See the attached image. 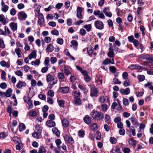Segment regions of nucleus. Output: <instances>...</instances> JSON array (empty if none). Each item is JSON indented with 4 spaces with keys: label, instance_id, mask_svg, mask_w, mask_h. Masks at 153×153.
I'll return each instance as SVG.
<instances>
[{
    "label": "nucleus",
    "instance_id": "1",
    "mask_svg": "<svg viewBox=\"0 0 153 153\" xmlns=\"http://www.w3.org/2000/svg\"><path fill=\"white\" fill-rule=\"evenodd\" d=\"M46 80L48 83H49L48 88L51 89L53 86L56 84L58 82L57 77L54 75H52L50 74L46 76Z\"/></svg>",
    "mask_w": 153,
    "mask_h": 153
},
{
    "label": "nucleus",
    "instance_id": "2",
    "mask_svg": "<svg viewBox=\"0 0 153 153\" xmlns=\"http://www.w3.org/2000/svg\"><path fill=\"white\" fill-rule=\"evenodd\" d=\"M91 115L92 118L97 121H100L102 120L104 118L103 114L101 112L93 110L91 113Z\"/></svg>",
    "mask_w": 153,
    "mask_h": 153
},
{
    "label": "nucleus",
    "instance_id": "3",
    "mask_svg": "<svg viewBox=\"0 0 153 153\" xmlns=\"http://www.w3.org/2000/svg\"><path fill=\"white\" fill-rule=\"evenodd\" d=\"M90 90V95L91 97H97L98 96L99 91L94 85H92L91 86Z\"/></svg>",
    "mask_w": 153,
    "mask_h": 153
},
{
    "label": "nucleus",
    "instance_id": "4",
    "mask_svg": "<svg viewBox=\"0 0 153 153\" xmlns=\"http://www.w3.org/2000/svg\"><path fill=\"white\" fill-rule=\"evenodd\" d=\"M134 45L137 48L140 49H141V53H142L143 52L144 49V47L143 45L141 43H139L137 40H134Z\"/></svg>",
    "mask_w": 153,
    "mask_h": 153
},
{
    "label": "nucleus",
    "instance_id": "5",
    "mask_svg": "<svg viewBox=\"0 0 153 153\" xmlns=\"http://www.w3.org/2000/svg\"><path fill=\"white\" fill-rule=\"evenodd\" d=\"M64 138L65 141L67 142L70 144H73L74 143V140L70 135L65 134L64 136Z\"/></svg>",
    "mask_w": 153,
    "mask_h": 153
},
{
    "label": "nucleus",
    "instance_id": "6",
    "mask_svg": "<svg viewBox=\"0 0 153 153\" xmlns=\"http://www.w3.org/2000/svg\"><path fill=\"white\" fill-rule=\"evenodd\" d=\"M17 15L18 19L21 21L25 20L27 17V14L23 11L19 12Z\"/></svg>",
    "mask_w": 153,
    "mask_h": 153
},
{
    "label": "nucleus",
    "instance_id": "7",
    "mask_svg": "<svg viewBox=\"0 0 153 153\" xmlns=\"http://www.w3.org/2000/svg\"><path fill=\"white\" fill-rule=\"evenodd\" d=\"M94 25L99 30H102L104 28V25L102 22L100 20L96 21L94 22Z\"/></svg>",
    "mask_w": 153,
    "mask_h": 153
},
{
    "label": "nucleus",
    "instance_id": "8",
    "mask_svg": "<svg viewBox=\"0 0 153 153\" xmlns=\"http://www.w3.org/2000/svg\"><path fill=\"white\" fill-rule=\"evenodd\" d=\"M37 16L38 18V23L40 25H41L44 23L45 20L44 16L42 13H38Z\"/></svg>",
    "mask_w": 153,
    "mask_h": 153
},
{
    "label": "nucleus",
    "instance_id": "9",
    "mask_svg": "<svg viewBox=\"0 0 153 153\" xmlns=\"http://www.w3.org/2000/svg\"><path fill=\"white\" fill-rule=\"evenodd\" d=\"M93 14L95 16H98L100 18L105 19V17L103 13L100 10H95L94 11Z\"/></svg>",
    "mask_w": 153,
    "mask_h": 153
},
{
    "label": "nucleus",
    "instance_id": "10",
    "mask_svg": "<svg viewBox=\"0 0 153 153\" xmlns=\"http://www.w3.org/2000/svg\"><path fill=\"white\" fill-rule=\"evenodd\" d=\"M83 10V8L81 7H77L76 16L79 19H81L82 18V16L81 14Z\"/></svg>",
    "mask_w": 153,
    "mask_h": 153
},
{
    "label": "nucleus",
    "instance_id": "11",
    "mask_svg": "<svg viewBox=\"0 0 153 153\" xmlns=\"http://www.w3.org/2000/svg\"><path fill=\"white\" fill-rule=\"evenodd\" d=\"M1 10L3 12L5 13L8 11L9 8V6L6 5L2 0L1 1Z\"/></svg>",
    "mask_w": 153,
    "mask_h": 153
},
{
    "label": "nucleus",
    "instance_id": "12",
    "mask_svg": "<svg viewBox=\"0 0 153 153\" xmlns=\"http://www.w3.org/2000/svg\"><path fill=\"white\" fill-rule=\"evenodd\" d=\"M106 100H107L106 102L108 103L109 105L110 104V100L109 98L108 97H107L106 99L104 96H101L99 98V101L101 103H103Z\"/></svg>",
    "mask_w": 153,
    "mask_h": 153
},
{
    "label": "nucleus",
    "instance_id": "13",
    "mask_svg": "<svg viewBox=\"0 0 153 153\" xmlns=\"http://www.w3.org/2000/svg\"><path fill=\"white\" fill-rule=\"evenodd\" d=\"M77 85L78 88H79L82 91L84 94H87L88 92V90L86 88L85 85L80 84L79 83H78Z\"/></svg>",
    "mask_w": 153,
    "mask_h": 153
},
{
    "label": "nucleus",
    "instance_id": "14",
    "mask_svg": "<svg viewBox=\"0 0 153 153\" xmlns=\"http://www.w3.org/2000/svg\"><path fill=\"white\" fill-rule=\"evenodd\" d=\"M71 45L70 46L75 51H76L77 49L78 44V42L76 40H73L71 42Z\"/></svg>",
    "mask_w": 153,
    "mask_h": 153
},
{
    "label": "nucleus",
    "instance_id": "15",
    "mask_svg": "<svg viewBox=\"0 0 153 153\" xmlns=\"http://www.w3.org/2000/svg\"><path fill=\"white\" fill-rule=\"evenodd\" d=\"M84 122L86 124L89 125L91 123V117L88 115H86L83 118Z\"/></svg>",
    "mask_w": 153,
    "mask_h": 153
},
{
    "label": "nucleus",
    "instance_id": "16",
    "mask_svg": "<svg viewBox=\"0 0 153 153\" xmlns=\"http://www.w3.org/2000/svg\"><path fill=\"white\" fill-rule=\"evenodd\" d=\"M69 90L70 88L68 86L60 87L59 88L60 91L63 94H65L68 93Z\"/></svg>",
    "mask_w": 153,
    "mask_h": 153
},
{
    "label": "nucleus",
    "instance_id": "17",
    "mask_svg": "<svg viewBox=\"0 0 153 153\" xmlns=\"http://www.w3.org/2000/svg\"><path fill=\"white\" fill-rule=\"evenodd\" d=\"M46 125L49 127H52L55 126L56 123L55 122L51 120H49L47 121Z\"/></svg>",
    "mask_w": 153,
    "mask_h": 153
},
{
    "label": "nucleus",
    "instance_id": "18",
    "mask_svg": "<svg viewBox=\"0 0 153 153\" xmlns=\"http://www.w3.org/2000/svg\"><path fill=\"white\" fill-rule=\"evenodd\" d=\"M71 94L74 99L79 97L81 95V93L79 90L73 91L72 92Z\"/></svg>",
    "mask_w": 153,
    "mask_h": 153
},
{
    "label": "nucleus",
    "instance_id": "19",
    "mask_svg": "<svg viewBox=\"0 0 153 153\" xmlns=\"http://www.w3.org/2000/svg\"><path fill=\"white\" fill-rule=\"evenodd\" d=\"M9 25L13 31H15L17 30V24L16 23L13 22L10 23Z\"/></svg>",
    "mask_w": 153,
    "mask_h": 153
},
{
    "label": "nucleus",
    "instance_id": "20",
    "mask_svg": "<svg viewBox=\"0 0 153 153\" xmlns=\"http://www.w3.org/2000/svg\"><path fill=\"white\" fill-rule=\"evenodd\" d=\"M64 73L66 75L68 76L71 74V72L70 71V68L67 65H64Z\"/></svg>",
    "mask_w": 153,
    "mask_h": 153
},
{
    "label": "nucleus",
    "instance_id": "21",
    "mask_svg": "<svg viewBox=\"0 0 153 153\" xmlns=\"http://www.w3.org/2000/svg\"><path fill=\"white\" fill-rule=\"evenodd\" d=\"M88 72L86 71H84L83 72V74H82L84 76V79L85 81L87 82H88L91 80V78L90 76L88 74Z\"/></svg>",
    "mask_w": 153,
    "mask_h": 153
},
{
    "label": "nucleus",
    "instance_id": "22",
    "mask_svg": "<svg viewBox=\"0 0 153 153\" xmlns=\"http://www.w3.org/2000/svg\"><path fill=\"white\" fill-rule=\"evenodd\" d=\"M129 119L131 120L132 124L134 126H139V123L138 122L137 119L135 118L132 117L129 118Z\"/></svg>",
    "mask_w": 153,
    "mask_h": 153
},
{
    "label": "nucleus",
    "instance_id": "23",
    "mask_svg": "<svg viewBox=\"0 0 153 153\" xmlns=\"http://www.w3.org/2000/svg\"><path fill=\"white\" fill-rule=\"evenodd\" d=\"M0 22L2 23L3 25H4L7 24V20L4 16L2 14L0 15Z\"/></svg>",
    "mask_w": 153,
    "mask_h": 153
},
{
    "label": "nucleus",
    "instance_id": "24",
    "mask_svg": "<svg viewBox=\"0 0 153 153\" xmlns=\"http://www.w3.org/2000/svg\"><path fill=\"white\" fill-rule=\"evenodd\" d=\"M54 47L51 44H50L47 45L46 49L47 52H51L54 50Z\"/></svg>",
    "mask_w": 153,
    "mask_h": 153
},
{
    "label": "nucleus",
    "instance_id": "25",
    "mask_svg": "<svg viewBox=\"0 0 153 153\" xmlns=\"http://www.w3.org/2000/svg\"><path fill=\"white\" fill-rule=\"evenodd\" d=\"M36 57V50L33 51L28 55V57L30 60L32 58H35Z\"/></svg>",
    "mask_w": 153,
    "mask_h": 153
},
{
    "label": "nucleus",
    "instance_id": "26",
    "mask_svg": "<svg viewBox=\"0 0 153 153\" xmlns=\"http://www.w3.org/2000/svg\"><path fill=\"white\" fill-rule=\"evenodd\" d=\"M4 36H6L7 35L11 34V32L7 26H4Z\"/></svg>",
    "mask_w": 153,
    "mask_h": 153
},
{
    "label": "nucleus",
    "instance_id": "27",
    "mask_svg": "<svg viewBox=\"0 0 153 153\" xmlns=\"http://www.w3.org/2000/svg\"><path fill=\"white\" fill-rule=\"evenodd\" d=\"M26 86V83L24 82L20 81L17 84L16 87L18 88H20L22 86Z\"/></svg>",
    "mask_w": 153,
    "mask_h": 153
},
{
    "label": "nucleus",
    "instance_id": "28",
    "mask_svg": "<svg viewBox=\"0 0 153 153\" xmlns=\"http://www.w3.org/2000/svg\"><path fill=\"white\" fill-rule=\"evenodd\" d=\"M62 123L63 126L65 127H67L69 125V121L66 118L63 119Z\"/></svg>",
    "mask_w": 153,
    "mask_h": 153
},
{
    "label": "nucleus",
    "instance_id": "29",
    "mask_svg": "<svg viewBox=\"0 0 153 153\" xmlns=\"http://www.w3.org/2000/svg\"><path fill=\"white\" fill-rule=\"evenodd\" d=\"M74 101L75 104L77 105H81L82 103L81 100L79 97L74 99Z\"/></svg>",
    "mask_w": 153,
    "mask_h": 153
},
{
    "label": "nucleus",
    "instance_id": "30",
    "mask_svg": "<svg viewBox=\"0 0 153 153\" xmlns=\"http://www.w3.org/2000/svg\"><path fill=\"white\" fill-rule=\"evenodd\" d=\"M52 131L53 133L55 134L58 137H59L60 135V132L58 130L57 128L54 127L52 129Z\"/></svg>",
    "mask_w": 153,
    "mask_h": 153
},
{
    "label": "nucleus",
    "instance_id": "31",
    "mask_svg": "<svg viewBox=\"0 0 153 153\" xmlns=\"http://www.w3.org/2000/svg\"><path fill=\"white\" fill-rule=\"evenodd\" d=\"M0 64L2 67H6L7 68H9L10 67V63L8 62H6L5 61H1Z\"/></svg>",
    "mask_w": 153,
    "mask_h": 153
},
{
    "label": "nucleus",
    "instance_id": "32",
    "mask_svg": "<svg viewBox=\"0 0 153 153\" xmlns=\"http://www.w3.org/2000/svg\"><path fill=\"white\" fill-rule=\"evenodd\" d=\"M149 54H143L139 55L138 56L139 58L148 60Z\"/></svg>",
    "mask_w": 153,
    "mask_h": 153
},
{
    "label": "nucleus",
    "instance_id": "33",
    "mask_svg": "<svg viewBox=\"0 0 153 153\" xmlns=\"http://www.w3.org/2000/svg\"><path fill=\"white\" fill-rule=\"evenodd\" d=\"M101 109L102 111L105 112L108 109V105L106 104H102L101 105Z\"/></svg>",
    "mask_w": 153,
    "mask_h": 153
},
{
    "label": "nucleus",
    "instance_id": "34",
    "mask_svg": "<svg viewBox=\"0 0 153 153\" xmlns=\"http://www.w3.org/2000/svg\"><path fill=\"white\" fill-rule=\"evenodd\" d=\"M12 92V90L10 88H8L6 91V97H10L11 96V94Z\"/></svg>",
    "mask_w": 153,
    "mask_h": 153
},
{
    "label": "nucleus",
    "instance_id": "35",
    "mask_svg": "<svg viewBox=\"0 0 153 153\" xmlns=\"http://www.w3.org/2000/svg\"><path fill=\"white\" fill-rule=\"evenodd\" d=\"M34 7H36V10L38 14L40 13L41 6L39 4L36 3L34 5Z\"/></svg>",
    "mask_w": 153,
    "mask_h": 153
},
{
    "label": "nucleus",
    "instance_id": "36",
    "mask_svg": "<svg viewBox=\"0 0 153 153\" xmlns=\"http://www.w3.org/2000/svg\"><path fill=\"white\" fill-rule=\"evenodd\" d=\"M40 133L35 131L33 133L32 135L33 137L38 139L39 137L40 136Z\"/></svg>",
    "mask_w": 153,
    "mask_h": 153
},
{
    "label": "nucleus",
    "instance_id": "37",
    "mask_svg": "<svg viewBox=\"0 0 153 153\" xmlns=\"http://www.w3.org/2000/svg\"><path fill=\"white\" fill-rule=\"evenodd\" d=\"M46 150L44 146H41L39 149V151L38 153H46Z\"/></svg>",
    "mask_w": 153,
    "mask_h": 153
},
{
    "label": "nucleus",
    "instance_id": "38",
    "mask_svg": "<svg viewBox=\"0 0 153 153\" xmlns=\"http://www.w3.org/2000/svg\"><path fill=\"white\" fill-rule=\"evenodd\" d=\"M15 51L18 57L20 58L22 57V55L20 53L21 52V49L20 48H16L15 50Z\"/></svg>",
    "mask_w": 153,
    "mask_h": 153
},
{
    "label": "nucleus",
    "instance_id": "39",
    "mask_svg": "<svg viewBox=\"0 0 153 153\" xmlns=\"http://www.w3.org/2000/svg\"><path fill=\"white\" fill-rule=\"evenodd\" d=\"M111 62V60L108 59H106L103 62L102 64L105 65H109Z\"/></svg>",
    "mask_w": 153,
    "mask_h": 153
},
{
    "label": "nucleus",
    "instance_id": "40",
    "mask_svg": "<svg viewBox=\"0 0 153 153\" xmlns=\"http://www.w3.org/2000/svg\"><path fill=\"white\" fill-rule=\"evenodd\" d=\"M57 77L60 79H63L65 77L64 74L62 72H59L57 74Z\"/></svg>",
    "mask_w": 153,
    "mask_h": 153
},
{
    "label": "nucleus",
    "instance_id": "41",
    "mask_svg": "<svg viewBox=\"0 0 153 153\" xmlns=\"http://www.w3.org/2000/svg\"><path fill=\"white\" fill-rule=\"evenodd\" d=\"M55 143L57 146L58 148L60 149L61 148L60 144L61 143V141L59 139H57L55 140Z\"/></svg>",
    "mask_w": 153,
    "mask_h": 153
},
{
    "label": "nucleus",
    "instance_id": "42",
    "mask_svg": "<svg viewBox=\"0 0 153 153\" xmlns=\"http://www.w3.org/2000/svg\"><path fill=\"white\" fill-rule=\"evenodd\" d=\"M29 114L30 116L33 117L36 116L37 114L36 111L31 110L29 111Z\"/></svg>",
    "mask_w": 153,
    "mask_h": 153
},
{
    "label": "nucleus",
    "instance_id": "43",
    "mask_svg": "<svg viewBox=\"0 0 153 153\" xmlns=\"http://www.w3.org/2000/svg\"><path fill=\"white\" fill-rule=\"evenodd\" d=\"M94 50L93 48H87V52L88 55L91 57L92 56L91 55L93 53Z\"/></svg>",
    "mask_w": 153,
    "mask_h": 153
},
{
    "label": "nucleus",
    "instance_id": "44",
    "mask_svg": "<svg viewBox=\"0 0 153 153\" xmlns=\"http://www.w3.org/2000/svg\"><path fill=\"white\" fill-rule=\"evenodd\" d=\"M105 122L107 124L109 123L111 121L110 117L108 115H105Z\"/></svg>",
    "mask_w": 153,
    "mask_h": 153
},
{
    "label": "nucleus",
    "instance_id": "45",
    "mask_svg": "<svg viewBox=\"0 0 153 153\" xmlns=\"http://www.w3.org/2000/svg\"><path fill=\"white\" fill-rule=\"evenodd\" d=\"M35 128L36 131L40 133L41 132L42 129L40 125L38 124L36 125L35 126Z\"/></svg>",
    "mask_w": 153,
    "mask_h": 153
},
{
    "label": "nucleus",
    "instance_id": "46",
    "mask_svg": "<svg viewBox=\"0 0 153 153\" xmlns=\"http://www.w3.org/2000/svg\"><path fill=\"white\" fill-rule=\"evenodd\" d=\"M25 128V126L23 123H21L19 125V129L20 131H22Z\"/></svg>",
    "mask_w": 153,
    "mask_h": 153
},
{
    "label": "nucleus",
    "instance_id": "47",
    "mask_svg": "<svg viewBox=\"0 0 153 153\" xmlns=\"http://www.w3.org/2000/svg\"><path fill=\"white\" fill-rule=\"evenodd\" d=\"M91 129L93 131L96 130L97 129V126L96 123H93L91 126Z\"/></svg>",
    "mask_w": 153,
    "mask_h": 153
},
{
    "label": "nucleus",
    "instance_id": "48",
    "mask_svg": "<svg viewBox=\"0 0 153 153\" xmlns=\"http://www.w3.org/2000/svg\"><path fill=\"white\" fill-rule=\"evenodd\" d=\"M40 63V61L38 59H36L35 61H33L31 62V64L34 65H39Z\"/></svg>",
    "mask_w": 153,
    "mask_h": 153
},
{
    "label": "nucleus",
    "instance_id": "49",
    "mask_svg": "<svg viewBox=\"0 0 153 153\" xmlns=\"http://www.w3.org/2000/svg\"><path fill=\"white\" fill-rule=\"evenodd\" d=\"M109 69L111 72L112 73H114L117 71V69L114 66H110Z\"/></svg>",
    "mask_w": 153,
    "mask_h": 153
},
{
    "label": "nucleus",
    "instance_id": "50",
    "mask_svg": "<svg viewBox=\"0 0 153 153\" xmlns=\"http://www.w3.org/2000/svg\"><path fill=\"white\" fill-rule=\"evenodd\" d=\"M57 102L59 105L61 107H64L65 102L63 100H58L57 101Z\"/></svg>",
    "mask_w": 153,
    "mask_h": 153
},
{
    "label": "nucleus",
    "instance_id": "51",
    "mask_svg": "<svg viewBox=\"0 0 153 153\" xmlns=\"http://www.w3.org/2000/svg\"><path fill=\"white\" fill-rule=\"evenodd\" d=\"M109 52L108 53V57L112 58L113 57L114 55V50H108Z\"/></svg>",
    "mask_w": 153,
    "mask_h": 153
},
{
    "label": "nucleus",
    "instance_id": "52",
    "mask_svg": "<svg viewBox=\"0 0 153 153\" xmlns=\"http://www.w3.org/2000/svg\"><path fill=\"white\" fill-rule=\"evenodd\" d=\"M6 73L4 70L1 71V79L3 80H5L6 79Z\"/></svg>",
    "mask_w": 153,
    "mask_h": 153
},
{
    "label": "nucleus",
    "instance_id": "53",
    "mask_svg": "<svg viewBox=\"0 0 153 153\" xmlns=\"http://www.w3.org/2000/svg\"><path fill=\"white\" fill-rule=\"evenodd\" d=\"M84 27L86 29L87 31L88 32L90 31L91 29V24L85 25Z\"/></svg>",
    "mask_w": 153,
    "mask_h": 153
},
{
    "label": "nucleus",
    "instance_id": "54",
    "mask_svg": "<svg viewBox=\"0 0 153 153\" xmlns=\"http://www.w3.org/2000/svg\"><path fill=\"white\" fill-rule=\"evenodd\" d=\"M137 79L140 82H142L144 81L145 79V77L143 75H139L137 76Z\"/></svg>",
    "mask_w": 153,
    "mask_h": 153
},
{
    "label": "nucleus",
    "instance_id": "55",
    "mask_svg": "<svg viewBox=\"0 0 153 153\" xmlns=\"http://www.w3.org/2000/svg\"><path fill=\"white\" fill-rule=\"evenodd\" d=\"M27 104L29 105V107H28V109H30L32 108L33 106L32 101L30 100V99H29V100L27 102Z\"/></svg>",
    "mask_w": 153,
    "mask_h": 153
},
{
    "label": "nucleus",
    "instance_id": "56",
    "mask_svg": "<svg viewBox=\"0 0 153 153\" xmlns=\"http://www.w3.org/2000/svg\"><path fill=\"white\" fill-rule=\"evenodd\" d=\"M49 68V66H46L44 67L42 69L41 71L42 73H45L48 71Z\"/></svg>",
    "mask_w": 153,
    "mask_h": 153
},
{
    "label": "nucleus",
    "instance_id": "57",
    "mask_svg": "<svg viewBox=\"0 0 153 153\" xmlns=\"http://www.w3.org/2000/svg\"><path fill=\"white\" fill-rule=\"evenodd\" d=\"M0 48L2 49H4L5 48L4 41L1 38H0Z\"/></svg>",
    "mask_w": 153,
    "mask_h": 153
},
{
    "label": "nucleus",
    "instance_id": "58",
    "mask_svg": "<svg viewBox=\"0 0 153 153\" xmlns=\"http://www.w3.org/2000/svg\"><path fill=\"white\" fill-rule=\"evenodd\" d=\"M117 140V139L114 137H111L110 138V141L113 144L116 143Z\"/></svg>",
    "mask_w": 153,
    "mask_h": 153
},
{
    "label": "nucleus",
    "instance_id": "59",
    "mask_svg": "<svg viewBox=\"0 0 153 153\" xmlns=\"http://www.w3.org/2000/svg\"><path fill=\"white\" fill-rule=\"evenodd\" d=\"M113 82L114 84H120L121 82L117 78H114L113 79Z\"/></svg>",
    "mask_w": 153,
    "mask_h": 153
},
{
    "label": "nucleus",
    "instance_id": "60",
    "mask_svg": "<svg viewBox=\"0 0 153 153\" xmlns=\"http://www.w3.org/2000/svg\"><path fill=\"white\" fill-rule=\"evenodd\" d=\"M7 136V135L6 132H2L0 133V138L3 139L6 137Z\"/></svg>",
    "mask_w": 153,
    "mask_h": 153
},
{
    "label": "nucleus",
    "instance_id": "61",
    "mask_svg": "<svg viewBox=\"0 0 153 153\" xmlns=\"http://www.w3.org/2000/svg\"><path fill=\"white\" fill-rule=\"evenodd\" d=\"M50 61L51 64H53L57 61V59L55 57H52L50 59Z\"/></svg>",
    "mask_w": 153,
    "mask_h": 153
},
{
    "label": "nucleus",
    "instance_id": "62",
    "mask_svg": "<svg viewBox=\"0 0 153 153\" xmlns=\"http://www.w3.org/2000/svg\"><path fill=\"white\" fill-rule=\"evenodd\" d=\"M76 68L77 70L80 71L81 73L83 74V72L84 71H86L85 70H83L82 68L79 66L76 65Z\"/></svg>",
    "mask_w": 153,
    "mask_h": 153
},
{
    "label": "nucleus",
    "instance_id": "63",
    "mask_svg": "<svg viewBox=\"0 0 153 153\" xmlns=\"http://www.w3.org/2000/svg\"><path fill=\"white\" fill-rule=\"evenodd\" d=\"M48 95L50 97H52L54 96V94L53 90H50L48 92Z\"/></svg>",
    "mask_w": 153,
    "mask_h": 153
},
{
    "label": "nucleus",
    "instance_id": "64",
    "mask_svg": "<svg viewBox=\"0 0 153 153\" xmlns=\"http://www.w3.org/2000/svg\"><path fill=\"white\" fill-rule=\"evenodd\" d=\"M23 148V145L22 143H18L16 146V149L20 150Z\"/></svg>",
    "mask_w": 153,
    "mask_h": 153
}]
</instances>
